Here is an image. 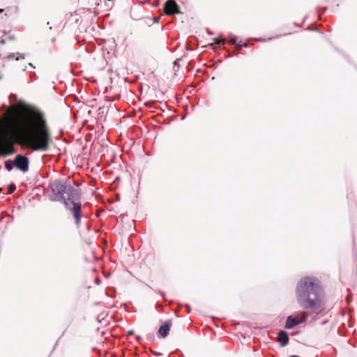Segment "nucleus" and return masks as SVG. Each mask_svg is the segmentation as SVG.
<instances>
[{
	"label": "nucleus",
	"instance_id": "nucleus-1",
	"mask_svg": "<svg viewBox=\"0 0 357 357\" xmlns=\"http://www.w3.org/2000/svg\"><path fill=\"white\" fill-rule=\"evenodd\" d=\"M21 111L13 119V128L22 145L35 151L46 152L52 142L45 114L38 108L18 101Z\"/></svg>",
	"mask_w": 357,
	"mask_h": 357
},
{
	"label": "nucleus",
	"instance_id": "nucleus-2",
	"mask_svg": "<svg viewBox=\"0 0 357 357\" xmlns=\"http://www.w3.org/2000/svg\"><path fill=\"white\" fill-rule=\"evenodd\" d=\"M324 289L320 281L314 277H304L296 289V301L300 307L313 313L324 310Z\"/></svg>",
	"mask_w": 357,
	"mask_h": 357
},
{
	"label": "nucleus",
	"instance_id": "nucleus-3",
	"mask_svg": "<svg viewBox=\"0 0 357 357\" xmlns=\"http://www.w3.org/2000/svg\"><path fill=\"white\" fill-rule=\"evenodd\" d=\"M70 181L63 179H56L49 185V190L50 194H49V199L52 202H59L63 203L66 201L64 194H66V191L68 187Z\"/></svg>",
	"mask_w": 357,
	"mask_h": 357
},
{
	"label": "nucleus",
	"instance_id": "nucleus-4",
	"mask_svg": "<svg viewBox=\"0 0 357 357\" xmlns=\"http://www.w3.org/2000/svg\"><path fill=\"white\" fill-rule=\"evenodd\" d=\"M63 205L66 210L69 211L73 215L75 224L77 228L80 227L81 219L82 217V204L81 203H69L68 201H65Z\"/></svg>",
	"mask_w": 357,
	"mask_h": 357
},
{
	"label": "nucleus",
	"instance_id": "nucleus-5",
	"mask_svg": "<svg viewBox=\"0 0 357 357\" xmlns=\"http://www.w3.org/2000/svg\"><path fill=\"white\" fill-rule=\"evenodd\" d=\"M307 317L306 312H300L299 314L294 317L293 315L288 316L285 322V328L287 329H292L297 325L304 323Z\"/></svg>",
	"mask_w": 357,
	"mask_h": 357
},
{
	"label": "nucleus",
	"instance_id": "nucleus-6",
	"mask_svg": "<svg viewBox=\"0 0 357 357\" xmlns=\"http://www.w3.org/2000/svg\"><path fill=\"white\" fill-rule=\"evenodd\" d=\"M15 167L25 173L28 172L29 167V160L27 156L23 154H17L14 158Z\"/></svg>",
	"mask_w": 357,
	"mask_h": 357
},
{
	"label": "nucleus",
	"instance_id": "nucleus-7",
	"mask_svg": "<svg viewBox=\"0 0 357 357\" xmlns=\"http://www.w3.org/2000/svg\"><path fill=\"white\" fill-rule=\"evenodd\" d=\"M66 194L68 196L66 200L68 201L69 203H81V190L75 188L70 183L68 185Z\"/></svg>",
	"mask_w": 357,
	"mask_h": 357
},
{
	"label": "nucleus",
	"instance_id": "nucleus-8",
	"mask_svg": "<svg viewBox=\"0 0 357 357\" xmlns=\"http://www.w3.org/2000/svg\"><path fill=\"white\" fill-rule=\"evenodd\" d=\"M164 10L169 15L180 13L179 6L175 0H167L165 3Z\"/></svg>",
	"mask_w": 357,
	"mask_h": 357
},
{
	"label": "nucleus",
	"instance_id": "nucleus-9",
	"mask_svg": "<svg viewBox=\"0 0 357 357\" xmlns=\"http://www.w3.org/2000/svg\"><path fill=\"white\" fill-rule=\"evenodd\" d=\"M15 152V149L13 146L10 145L9 146H6L4 144V142H0V155L2 157H7L13 154Z\"/></svg>",
	"mask_w": 357,
	"mask_h": 357
},
{
	"label": "nucleus",
	"instance_id": "nucleus-10",
	"mask_svg": "<svg viewBox=\"0 0 357 357\" xmlns=\"http://www.w3.org/2000/svg\"><path fill=\"white\" fill-rule=\"evenodd\" d=\"M172 326L171 320L165 321L159 328L158 333L162 337H165L169 334Z\"/></svg>",
	"mask_w": 357,
	"mask_h": 357
},
{
	"label": "nucleus",
	"instance_id": "nucleus-11",
	"mask_svg": "<svg viewBox=\"0 0 357 357\" xmlns=\"http://www.w3.org/2000/svg\"><path fill=\"white\" fill-rule=\"evenodd\" d=\"M278 342L281 347H285L289 343L288 333L285 331H280L278 334Z\"/></svg>",
	"mask_w": 357,
	"mask_h": 357
},
{
	"label": "nucleus",
	"instance_id": "nucleus-12",
	"mask_svg": "<svg viewBox=\"0 0 357 357\" xmlns=\"http://www.w3.org/2000/svg\"><path fill=\"white\" fill-rule=\"evenodd\" d=\"M17 56L15 57V55L16 54L15 53H11L10 54H8L6 59L10 60V59H15L17 61L20 60V59H24V54H20V53H17Z\"/></svg>",
	"mask_w": 357,
	"mask_h": 357
},
{
	"label": "nucleus",
	"instance_id": "nucleus-13",
	"mask_svg": "<svg viewBox=\"0 0 357 357\" xmlns=\"http://www.w3.org/2000/svg\"><path fill=\"white\" fill-rule=\"evenodd\" d=\"M15 167V160H7L5 161V167L8 171L10 172Z\"/></svg>",
	"mask_w": 357,
	"mask_h": 357
},
{
	"label": "nucleus",
	"instance_id": "nucleus-14",
	"mask_svg": "<svg viewBox=\"0 0 357 357\" xmlns=\"http://www.w3.org/2000/svg\"><path fill=\"white\" fill-rule=\"evenodd\" d=\"M229 36L230 38V43L232 45H236L237 43V37L232 35L231 33H229Z\"/></svg>",
	"mask_w": 357,
	"mask_h": 357
},
{
	"label": "nucleus",
	"instance_id": "nucleus-15",
	"mask_svg": "<svg viewBox=\"0 0 357 357\" xmlns=\"http://www.w3.org/2000/svg\"><path fill=\"white\" fill-rule=\"evenodd\" d=\"M213 41L215 44L220 45H224L226 42V40L225 38L220 39L218 38H213Z\"/></svg>",
	"mask_w": 357,
	"mask_h": 357
},
{
	"label": "nucleus",
	"instance_id": "nucleus-16",
	"mask_svg": "<svg viewBox=\"0 0 357 357\" xmlns=\"http://www.w3.org/2000/svg\"><path fill=\"white\" fill-rule=\"evenodd\" d=\"M8 193L12 194L15 190L16 186L15 184H10L8 186Z\"/></svg>",
	"mask_w": 357,
	"mask_h": 357
},
{
	"label": "nucleus",
	"instance_id": "nucleus-17",
	"mask_svg": "<svg viewBox=\"0 0 357 357\" xmlns=\"http://www.w3.org/2000/svg\"><path fill=\"white\" fill-rule=\"evenodd\" d=\"M8 98H9V100L10 102L17 101V95L15 93H11L9 96Z\"/></svg>",
	"mask_w": 357,
	"mask_h": 357
},
{
	"label": "nucleus",
	"instance_id": "nucleus-18",
	"mask_svg": "<svg viewBox=\"0 0 357 357\" xmlns=\"http://www.w3.org/2000/svg\"><path fill=\"white\" fill-rule=\"evenodd\" d=\"M326 10H327V7H326V6L320 7V8H317V11L319 15L321 13H324Z\"/></svg>",
	"mask_w": 357,
	"mask_h": 357
},
{
	"label": "nucleus",
	"instance_id": "nucleus-19",
	"mask_svg": "<svg viewBox=\"0 0 357 357\" xmlns=\"http://www.w3.org/2000/svg\"><path fill=\"white\" fill-rule=\"evenodd\" d=\"M109 291H110L109 289H107V290L105 291V294H106L107 296H109V297H112V298L115 297V295H114L113 293H112H112H110V292H109Z\"/></svg>",
	"mask_w": 357,
	"mask_h": 357
},
{
	"label": "nucleus",
	"instance_id": "nucleus-20",
	"mask_svg": "<svg viewBox=\"0 0 357 357\" xmlns=\"http://www.w3.org/2000/svg\"><path fill=\"white\" fill-rule=\"evenodd\" d=\"M253 40L258 42H264L266 40V39L264 38H255Z\"/></svg>",
	"mask_w": 357,
	"mask_h": 357
},
{
	"label": "nucleus",
	"instance_id": "nucleus-21",
	"mask_svg": "<svg viewBox=\"0 0 357 357\" xmlns=\"http://www.w3.org/2000/svg\"><path fill=\"white\" fill-rule=\"evenodd\" d=\"M242 44H240V43H236V45H234L235 47L238 50H241L243 47H241V45Z\"/></svg>",
	"mask_w": 357,
	"mask_h": 357
},
{
	"label": "nucleus",
	"instance_id": "nucleus-22",
	"mask_svg": "<svg viewBox=\"0 0 357 357\" xmlns=\"http://www.w3.org/2000/svg\"><path fill=\"white\" fill-rule=\"evenodd\" d=\"M6 38H1L0 43L1 45H4V44H6Z\"/></svg>",
	"mask_w": 357,
	"mask_h": 357
},
{
	"label": "nucleus",
	"instance_id": "nucleus-23",
	"mask_svg": "<svg viewBox=\"0 0 357 357\" xmlns=\"http://www.w3.org/2000/svg\"><path fill=\"white\" fill-rule=\"evenodd\" d=\"M134 334V331H128L127 333V335H132Z\"/></svg>",
	"mask_w": 357,
	"mask_h": 357
},
{
	"label": "nucleus",
	"instance_id": "nucleus-24",
	"mask_svg": "<svg viewBox=\"0 0 357 357\" xmlns=\"http://www.w3.org/2000/svg\"><path fill=\"white\" fill-rule=\"evenodd\" d=\"M185 308H186V310L188 313L190 312V306L188 305H185Z\"/></svg>",
	"mask_w": 357,
	"mask_h": 357
},
{
	"label": "nucleus",
	"instance_id": "nucleus-25",
	"mask_svg": "<svg viewBox=\"0 0 357 357\" xmlns=\"http://www.w3.org/2000/svg\"><path fill=\"white\" fill-rule=\"evenodd\" d=\"M248 47V44L245 43H243L241 45V47Z\"/></svg>",
	"mask_w": 357,
	"mask_h": 357
},
{
	"label": "nucleus",
	"instance_id": "nucleus-26",
	"mask_svg": "<svg viewBox=\"0 0 357 357\" xmlns=\"http://www.w3.org/2000/svg\"><path fill=\"white\" fill-rule=\"evenodd\" d=\"M95 282H96V284H99V283L100 282V280L98 278H96V280H95Z\"/></svg>",
	"mask_w": 357,
	"mask_h": 357
},
{
	"label": "nucleus",
	"instance_id": "nucleus-27",
	"mask_svg": "<svg viewBox=\"0 0 357 357\" xmlns=\"http://www.w3.org/2000/svg\"><path fill=\"white\" fill-rule=\"evenodd\" d=\"M36 76V73H32L31 74V78H33V77H35Z\"/></svg>",
	"mask_w": 357,
	"mask_h": 357
},
{
	"label": "nucleus",
	"instance_id": "nucleus-28",
	"mask_svg": "<svg viewBox=\"0 0 357 357\" xmlns=\"http://www.w3.org/2000/svg\"><path fill=\"white\" fill-rule=\"evenodd\" d=\"M159 293L162 295V298H165V293L161 291H159Z\"/></svg>",
	"mask_w": 357,
	"mask_h": 357
},
{
	"label": "nucleus",
	"instance_id": "nucleus-29",
	"mask_svg": "<svg viewBox=\"0 0 357 357\" xmlns=\"http://www.w3.org/2000/svg\"><path fill=\"white\" fill-rule=\"evenodd\" d=\"M8 38L9 40H13L14 39V36H9Z\"/></svg>",
	"mask_w": 357,
	"mask_h": 357
},
{
	"label": "nucleus",
	"instance_id": "nucleus-30",
	"mask_svg": "<svg viewBox=\"0 0 357 357\" xmlns=\"http://www.w3.org/2000/svg\"><path fill=\"white\" fill-rule=\"evenodd\" d=\"M207 33L209 34V35H213V32L209 31L208 29H207Z\"/></svg>",
	"mask_w": 357,
	"mask_h": 357
},
{
	"label": "nucleus",
	"instance_id": "nucleus-31",
	"mask_svg": "<svg viewBox=\"0 0 357 357\" xmlns=\"http://www.w3.org/2000/svg\"><path fill=\"white\" fill-rule=\"evenodd\" d=\"M186 50L190 51L192 50V48L189 47L188 46H186Z\"/></svg>",
	"mask_w": 357,
	"mask_h": 357
},
{
	"label": "nucleus",
	"instance_id": "nucleus-32",
	"mask_svg": "<svg viewBox=\"0 0 357 357\" xmlns=\"http://www.w3.org/2000/svg\"><path fill=\"white\" fill-rule=\"evenodd\" d=\"M29 66H31V68H35L36 67L32 64V63H29Z\"/></svg>",
	"mask_w": 357,
	"mask_h": 357
},
{
	"label": "nucleus",
	"instance_id": "nucleus-33",
	"mask_svg": "<svg viewBox=\"0 0 357 357\" xmlns=\"http://www.w3.org/2000/svg\"><path fill=\"white\" fill-rule=\"evenodd\" d=\"M137 339L140 341L142 340L141 337L140 336H137Z\"/></svg>",
	"mask_w": 357,
	"mask_h": 357
},
{
	"label": "nucleus",
	"instance_id": "nucleus-34",
	"mask_svg": "<svg viewBox=\"0 0 357 357\" xmlns=\"http://www.w3.org/2000/svg\"><path fill=\"white\" fill-rule=\"evenodd\" d=\"M174 64L175 66H176V65H178L177 61H175L174 62Z\"/></svg>",
	"mask_w": 357,
	"mask_h": 357
},
{
	"label": "nucleus",
	"instance_id": "nucleus-35",
	"mask_svg": "<svg viewBox=\"0 0 357 357\" xmlns=\"http://www.w3.org/2000/svg\"><path fill=\"white\" fill-rule=\"evenodd\" d=\"M3 77V75L1 74H0V80L2 79Z\"/></svg>",
	"mask_w": 357,
	"mask_h": 357
},
{
	"label": "nucleus",
	"instance_id": "nucleus-36",
	"mask_svg": "<svg viewBox=\"0 0 357 357\" xmlns=\"http://www.w3.org/2000/svg\"><path fill=\"white\" fill-rule=\"evenodd\" d=\"M26 67H25L24 69H23V71H26Z\"/></svg>",
	"mask_w": 357,
	"mask_h": 357
},
{
	"label": "nucleus",
	"instance_id": "nucleus-37",
	"mask_svg": "<svg viewBox=\"0 0 357 357\" xmlns=\"http://www.w3.org/2000/svg\"><path fill=\"white\" fill-rule=\"evenodd\" d=\"M2 12H3V10L0 9V13H1Z\"/></svg>",
	"mask_w": 357,
	"mask_h": 357
},
{
	"label": "nucleus",
	"instance_id": "nucleus-38",
	"mask_svg": "<svg viewBox=\"0 0 357 357\" xmlns=\"http://www.w3.org/2000/svg\"><path fill=\"white\" fill-rule=\"evenodd\" d=\"M156 356H161V354H155Z\"/></svg>",
	"mask_w": 357,
	"mask_h": 357
}]
</instances>
